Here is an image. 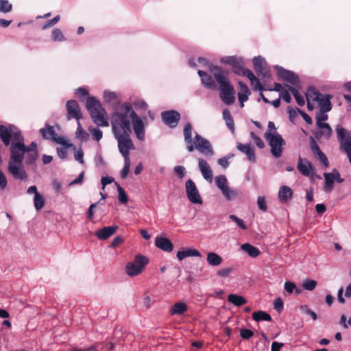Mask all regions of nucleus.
Listing matches in <instances>:
<instances>
[{
	"label": "nucleus",
	"instance_id": "f257e3e1",
	"mask_svg": "<svg viewBox=\"0 0 351 351\" xmlns=\"http://www.w3.org/2000/svg\"><path fill=\"white\" fill-rule=\"evenodd\" d=\"M130 120L133 131L139 141L145 138L146 123L133 110L131 104L123 103L116 112L112 114L111 125L114 138L117 141L119 153L123 157L124 165L121 171V178L125 179L130 171V152L135 149L130 137Z\"/></svg>",
	"mask_w": 351,
	"mask_h": 351
},
{
	"label": "nucleus",
	"instance_id": "f03ea898",
	"mask_svg": "<svg viewBox=\"0 0 351 351\" xmlns=\"http://www.w3.org/2000/svg\"><path fill=\"white\" fill-rule=\"evenodd\" d=\"M191 67H208L210 71L213 72L216 82L219 84V97L226 105H232L235 101V90L228 77V73L219 66H213L206 59L198 58H192L189 61Z\"/></svg>",
	"mask_w": 351,
	"mask_h": 351
},
{
	"label": "nucleus",
	"instance_id": "7ed1b4c3",
	"mask_svg": "<svg viewBox=\"0 0 351 351\" xmlns=\"http://www.w3.org/2000/svg\"><path fill=\"white\" fill-rule=\"evenodd\" d=\"M184 138L187 145V150L189 152L197 150L200 154L207 156H213L214 151L211 143L201 135L195 132V136L192 137V125L191 123H187L184 128Z\"/></svg>",
	"mask_w": 351,
	"mask_h": 351
},
{
	"label": "nucleus",
	"instance_id": "20e7f679",
	"mask_svg": "<svg viewBox=\"0 0 351 351\" xmlns=\"http://www.w3.org/2000/svg\"><path fill=\"white\" fill-rule=\"evenodd\" d=\"M86 108L90 112L93 122L98 127H108V114L100 101L95 97H88Z\"/></svg>",
	"mask_w": 351,
	"mask_h": 351
},
{
	"label": "nucleus",
	"instance_id": "39448f33",
	"mask_svg": "<svg viewBox=\"0 0 351 351\" xmlns=\"http://www.w3.org/2000/svg\"><path fill=\"white\" fill-rule=\"evenodd\" d=\"M14 128L19 133V136L16 138L14 134H11V138H12L14 141L11 144L10 160L23 162L27 152V146L24 144L23 137L19 130L14 125Z\"/></svg>",
	"mask_w": 351,
	"mask_h": 351
},
{
	"label": "nucleus",
	"instance_id": "423d86ee",
	"mask_svg": "<svg viewBox=\"0 0 351 351\" xmlns=\"http://www.w3.org/2000/svg\"><path fill=\"white\" fill-rule=\"evenodd\" d=\"M148 263L149 259L146 256L138 254L135 256L133 261L126 263L125 273L130 277L138 276L143 273Z\"/></svg>",
	"mask_w": 351,
	"mask_h": 351
},
{
	"label": "nucleus",
	"instance_id": "0eeeda50",
	"mask_svg": "<svg viewBox=\"0 0 351 351\" xmlns=\"http://www.w3.org/2000/svg\"><path fill=\"white\" fill-rule=\"evenodd\" d=\"M305 96L308 97V99H313L316 101L322 111L329 112L332 108L330 99L332 97L329 95H323L318 92L314 88H309Z\"/></svg>",
	"mask_w": 351,
	"mask_h": 351
},
{
	"label": "nucleus",
	"instance_id": "6e6552de",
	"mask_svg": "<svg viewBox=\"0 0 351 351\" xmlns=\"http://www.w3.org/2000/svg\"><path fill=\"white\" fill-rule=\"evenodd\" d=\"M336 132L337 139L341 144V148L346 153L351 164V131L338 125L336 127Z\"/></svg>",
	"mask_w": 351,
	"mask_h": 351
},
{
	"label": "nucleus",
	"instance_id": "1a4fd4ad",
	"mask_svg": "<svg viewBox=\"0 0 351 351\" xmlns=\"http://www.w3.org/2000/svg\"><path fill=\"white\" fill-rule=\"evenodd\" d=\"M270 147V152L271 155L278 158L281 157L283 152V147L285 145L286 142L281 135H275L265 138Z\"/></svg>",
	"mask_w": 351,
	"mask_h": 351
},
{
	"label": "nucleus",
	"instance_id": "9d476101",
	"mask_svg": "<svg viewBox=\"0 0 351 351\" xmlns=\"http://www.w3.org/2000/svg\"><path fill=\"white\" fill-rule=\"evenodd\" d=\"M186 193L189 200L195 204H202V199L195 183L191 179L185 183Z\"/></svg>",
	"mask_w": 351,
	"mask_h": 351
},
{
	"label": "nucleus",
	"instance_id": "9b49d317",
	"mask_svg": "<svg viewBox=\"0 0 351 351\" xmlns=\"http://www.w3.org/2000/svg\"><path fill=\"white\" fill-rule=\"evenodd\" d=\"M22 162L9 160L8 170L15 179L25 180L27 178V174Z\"/></svg>",
	"mask_w": 351,
	"mask_h": 351
},
{
	"label": "nucleus",
	"instance_id": "f8f14e48",
	"mask_svg": "<svg viewBox=\"0 0 351 351\" xmlns=\"http://www.w3.org/2000/svg\"><path fill=\"white\" fill-rule=\"evenodd\" d=\"M40 133L44 139L51 140L52 141L62 145H65L66 144V139L58 136L55 133L53 128L51 126H47L44 128H41L40 130Z\"/></svg>",
	"mask_w": 351,
	"mask_h": 351
},
{
	"label": "nucleus",
	"instance_id": "ddd939ff",
	"mask_svg": "<svg viewBox=\"0 0 351 351\" xmlns=\"http://www.w3.org/2000/svg\"><path fill=\"white\" fill-rule=\"evenodd\" d=\"M220 62L232 66L234 73L240 74V71L244 66V60L243 58L238 56H224L221 58Z\"/></svg>",
	"mask_w": 351,
	"mask_h": 351
},
{
	"label": "nucleus",
	"instance_id": "4468645a",
	"mask_svg": "<svg viewBox=\"0 0 351 351\" xmlns=\"http://www.w3.org/2000/svg\"><path fill=\"white\" fill-rule=\"evenodd\" d=\"M162 121L170 128H176L180 119V114L175 110H167L162 112Z\"/></svg>",
	"mask_w": 351,
	"mask_h": 351
},
{
	"label": "nucleus",
	"instance_id": "2eb2a0df",
	"mask_svg": "<svg viewBox=\"0 0 351 351\" xmlns=\"http://www.w3.org/2000/svg\"><path fill=\"white\" fill-rule=\"evenodd\" d=\"M275 69L279 78L287 81L293 85H297L299 83L298 77L293 72L286 70L279 66H275Z\"/></svg>",
	"mask_w": 351,
	"mask_h": 351
},
{
	"label": "nucleus",
	"instance_id": "dca6fc26",
	"mask_svg": "<svg viewBox=\"0 0 351 351\" xmlns=\"http://www.w3.org/2000/svg\"><path fill=\"white\" fill-rule=\"evenodd\" d=\"M66 108L69 118H73L79 121L82 114L78 103L75 100H69L67 101Z\"/></svg>",
	"mask_w": 351,
	"mask_h": 351
},
{
	"label": "nucleus",
	"instance_id": "f3484780",
	"mask_svg": "<svg viewBox=\"0 0 351 351\" xmlns=\"http://www.w3.org/2000/svg\"><path fill=\"white\" fill-rule=\"evenodd\" d=\"M253 64L257 73L264 77L269 76V71L266 67L265 58L261 56H256L253 58Z\"/></svg>",
	"mask_w": 351,
	"mask_h": 351
},
{
	"label": "nucleus",
	"instance_id": "a211bd4d",
	"mask_svg": "<svg viewBox=\"0 0 351 351\" xmlns=\"http://www.w3.org/2000/svg\"><path fill=\"white\" fill-rule=\"evenodd\" d=\"M198 167L203 178L208 182L213 181V171L208 163L203 158H198Z\"/></svg>",
	"mask_w": 351,
	"mask_h": 351
},
{
	"label": "nucleus",
	"instance_id": "6ab92c4d",
	"mask_svg": "<svg viewBox=\"0 0 351 351\" xmlns=\"http://www.w3.org/2000/svg\"><path fill=\"white\" fill-rule=\"evenodd\" d=\"M103 98L106 104L112 106H117L121 102L120 95L109 90H105L104 91Z\"/></svg>",
	"mask_w": 351,
	"mask_h": 351
},
{
	"label": "nucleus",
	"instance_id": "aec40b11",
	"mask_svg": "<svg viewBox=\"0 0 351 351\" xmlns=\"http://www.w3.org/2000/svg\"><path fill=\"white\" fill-rule=\"evenodd\" d=\"M237 148L239 152L245 154L250 162H254L256 161L254 148L250 144L237 143Z\"/></svg>",
	"mask_w": 351,
	"mask_h": 351
},
{
	"label": "nucleus",
	"instance_id": "412c9836",
	"mask_svg": "<svg viewBox=\"0 0 351 351\" xmlns=\"http://www.w3.org/2000/svg\"><path fill=\"white\" fill-rule=\"evenodd\" d=\"M297 168L304 176H309L311 174L314 173V167L311 162L307 160H302L300 157L298 159Z\"/></svg>",
	"mask_w": 351,
	"mask_h": 351
},
{
	"label": "nucleus",
	"instance_id": "4be33fe9",
	"mask_svg": "<svg viewBox=\"0 0 351 351\" xmlns=\"http://www.w3.org/2000/svg\"><path fill=\"white\" fill-rule=\"evenodd\" d=\"M197 73L199 76L201 77L202 83L208 88L211 90H215L217 88V86L215 80L216 81L215 77H212L210 75L207 74L205 71H203L200 69L198 70Z\"/></svg>",
	"mask_w": 351,
	"mask_h": 351
},
{
	"label": "nucleus",
	"instance_id": "5701e85b",
	"mask_svg": "<svg viewBox=\"0 0 351 351\" xmlns=\"http://www.w3.org/2000/svg\"><path fill=\"white\" fill-rule=\"evenodd\" d=\"M117 230V226H106L96 231L95 235L100 240H106L113 235Z\"/></svg>",
	"mask_w": 351,
	"mask_h": 351
},
{
	"label": "nucleus",
	"instance_id": "b1692460",
	"mask_svg": "<svg viewBox=\"0 0 351 351\" xmlns=\"http://www.w3.org/2000/svg\"><path fill=\"white\" fill-rule=\"evenodd\" d=\"M155 245L159 249L168 252H171L173 249L172 243L166 237H157L155 239Z\"/></svg>",
	"mask_w": 351,
	"mask_h": 351
},
{
	"label": "nucleus",
	"instance_id": "393cba45",
	"mask_svg": "<svg viewBox=\"0 0 351 351\" xmlns=\"http://www.w3.org/2000/svg\"><path fill=\"white\" fill-rule=\"evenodd\" d=\"M200 252L194 248H188L185 250L178 251L176 256L179 261H182L186 257H201Z\"/></svg>",
	"mask_w": 351,
	"mask_h": 351
},
{
	"label": "nucleus",
	"instance_id": "a878e982",
	"mask_svg": "<svg viewBox=\"0 0 351 351\" xmlns=\"http://www.w3.org/2000/svg\"><path fill=\"white\" fill-rule=\"evenodd\" d=\"M206 261L211 267H218L222 263L223 258L218 254L214 252H209L206 255Z\"/></svg>",
	"mask_w": 351,
	"mask_h": 351
},
{
	"label": "nucleus",
	"instance_id": "bb28decb",
	"mask_svg": "<svg viewBox=\"0 0 351 351\" xmlns=\"http://www.w3.org/2000/svg\"><path fill=\"white\" fill-rule=\"evenodd\" d=\"M292 196L293 191L289 186L284 185L280 187L278 197L280 202H287L289 199L292 198Z\"/></svg>",
	"mask_w": 351,
	"mask_h": 351
},
{
	"label": "nucleus",
	"instance_id": "cd10ccee",
	"mask_svg": "<svg viewBox=\"0 0 351 351\" xmlns=\"http://www.w3.org/2000/svg\"><path fill=\"white\" fill-rule=\"evenodd\" d=\"M323 128L319 129L318 131L314 133V136L317 139L324 137L329 139L332 135V128L329 125H323Z\"/></svg>",
	"mask_w": 351,
	"mask_h": 351
},
{
	"label": "nucleus",
	"instance_id": "c85d7f7f",
	"mask_svg": "<svg viewBox=\"0 0 351 351\" xmlns=\"http://www.w3.org/2000/svg\"><path fill=\"white\" fill-rule=\"evenodd\" d=\"M241 249L252 258H256L260 254V250L258 248L250 243L242 244L241 245Z\"/></svg>",
	"mask_w": 351,
	"mask_h": 351
},
{
	"label": "nucleus",
	"instance_id": "c756f323",
	"mask_svg": "<svg viewBox=\"0 0 351 351\" xmlns=\"http://www.w3.org/2000/svg\"><path fill=\"white\" fill-rule=\"evenodd\" d=\"M228 300L229 302L237 306H242L247 302V300L244 297L232 293L228 296Z\"/></svg>",
	"mask_w": 351,
	"mask_h": 351
},
{
	"label": "nucleus",
	"instance_id": "7c9ffc66",
	"mask_svg": "<svg viewBox=\"0 0 351 351\" xmlns=\"http://www.w3.org/2000/svg\"><path fill=\"white\" fill-rule=\"evenodd\" d=\"M223 118L224 121H226V124L227 127L229 128V130L232 132H234V121H233V119L230 114V112L229 111V110L228 108H225L223 110Z\"/></svg>",
	"mask_w": 351,
	"mask_h": 351
},
{
	"label": "nucleus",
	"instance_id": "2f4dec72",
	"mask_svg": "<svg viewBox=\"0 0 351 351\" xmlns=\"http://www.w3.org/2000/svg\"><path fill=\"white\" fill-rule=\"evenodd\" d=\"M323 176L324 178V190L326 192L332 191L334 185V178L331 173H324Z\"/></svg>",
	"mask_w": 351,
	"mask_h": 351
},
{
	"label": "nucleus",
	"instance_id": "473e14b6",
	"mask_svg": "<svg viewBox=\"0 0 351 351\" xmlns=\"http://www.w3.org/2000/svg\"><path fill=\"white\" fill-rule=\"evenodd\" d=\"M187 311V305L184 302H177L171 308V315H182Z\"/></svg>",
	"mask_w": 351,
	"mask_h": 351
},
{
	"label": "nucleus",
	"instance_id": "72a5a7b5",
	"mask_svg": "<svg viewBox=\"0 0 351 351\" xmlns=\"http://www.w3.org/2000/svg\"><path fill=\"white\" fill-rule=\"evenodd\" d=\"M77 123V128L75 132V137L81 141H87L89 139V134L84 130L80 121Z\"/></svg>",
	"mask_w": 351,
	"mask_h": 351
},
{
	"label": "nucleus",
	"instance_id": "f704fd0d",
	"mask_svg": "<svg viewBox=\"0 0 351 351\" xmlns=\"http://www.w3.org/2000/svg\"><path fill=\"white\" fill-rule=\"evenodd\" d=\"M223 196L227 201H230L237 196V192L229 186L221 191Z\"/></svg>",
	"mask_w": 351,
	"mask_h": 351
},
{
	"label": "nucleus",
	"instance_id": "c9c22d12",
	"mask_svg": "<svg viewBox=\"0 0 351 351\" xmlns=\"http://www.w3.org/2000/svg\"><path fill=\"white\" fill-rule=\"evenodd\" d=\"M215 184L217 188L221 191L228 186V182L224 175H219L215 178Z\"/></svg>",
	"mask_w": 351,
	"mask_h": 351
},
{
	"label": "nucleus",
	"instance_id": "e433bc0d",
	"mask_svg": "<svg viewBox=\"0 0 351 351\" xmlns=\"http://www.w3.org/2000/svg\"><path fill=\"white\" fill-rule=\"evenodd\" d=\"M215 184L217 188L221 191L228 186V182L224 175H219L215 178Z\"/></svg>",
	"mask_w": 351,
	"mask_h": 351
},
{
	"label": "nucleus",
	"instance_id": "4c0bfd02",
	"mask_svg": "<svg viewBox=\"0 0 351 351\" xmlns=\"http://www.w3.org/2000/svg\"><path fill=\"white\" fill-rule=\"evenodd\" d=\"M252 317L256 322H260V321L269 322V321L271 320V316L268 313H267L264 311H262L254 312L252 315Z\"/></svg>",
	"mask_w": 351,
	"mask_h": 351
},
{
	"label": "nucleus",
	"instance_id": "58836bf2",
	"mask_svg": "<svg viewBox=\"0 0 351 351\" xmlns=\"http://www.w3.org/2000/svg\"><path fill=\"white\" fill-rule=\"evenodd\" d=\"M38 158V152L37 150H27L25 152V162L27 164H32L34 163Z\"/></svg>",
	"mask_w": 351,
	"mask_h": 351
},
{
	"label": "nucleus",
	"instance_id": "ea45409f",
	"mask_svg": "<svg viewBox=\"0 0 351 351\" xmlns=\"http://www.w3.org/2000/svg\"><path fill=\"white\" fill-rule=\"evenodd\" d=\"M51 39L53 42H63L66 40V38L64 36L62 32L58 28H56L52 31Z\"/></svg>",
	"mask_w": 351,
	"mask_h": 351
},
{
	"label": "nucleus",
	"instance_id": "a19ab883",
	"mask_svg": "<svg viewBox=\"0 0 351 351\" xmlns=\"http://www.w3.org/2000/svg\"><path fill=\"white\" fill-rule=\"evenodd\" d=\"M289 90L291 91L297 104L302 106L305 104V99L304 95L297 90L295 88H290Z\"/></svg>",
	"mask_w": 351,
	"mask_h": 351
},
{
	"label": "nucleus",
	"instance_id": "79ce46f5",
	"mask_svg": "<svg viewBox=\"0 0 351 351\" xmlns=\"http://www.w3.org/2000/svg\"><path fill=\"white\" fill-rule=\"evenodd\" d=\"M88 131L92 134V138L94 141L99 142L103 137V132L99 128H95L93 126H90L88 128Z\"/></svg>",
	"mask_w": 351,
	"mask_h": 351
},
{
	"label": "nucleus",
	"instance_id": "37998d69",
	"mask_svg": "<svg viewBox=\"0 0 351 351\" xmlns=\"http://www.w3.org/2000/svg\"><path fill=\"white\" fill-rule=\"evenodd\" d=\"M275 135H280L277 132V128L275 125V123L272 121H269L267 130L266 132L265 133V138L269 137V136H273Z\"/></svg>",
	"mask_w": 351,
	"mask_h": 351
},
{
	"label": "nucleus",
	"instance_id": "c03bdc74",
	"mask_svg": "<svg viewBox=\"0 0 351 351\" xmlns=\"http://www.w3.org/2000/svg\"><path fill=\"white\" fill-rule=\"evenodd\" d=\"M290 88H292L290 86L285 85V88L281 91L280 93V97L282 98L287 103H289L291 101V91L289 90Z\"/></svg>",
	"mask_w": 351,
	"mask_h": 351
},
{
	"label": "nucleus",
	"instance_id": "a18cd8bd",
	"mask_svg": "<svg viewBox=\"0 0 351 351\" xmlns=\"http://www.w3.org/2000/svg\"><path fill=\"white\" fill-rule=\"evenodd\" d=\"M134 107L137 110L146 111L148 109V105L146 101L142 99H138L133 103Z\"/></svg>",
	"mask_w": 351,
	"mask_h": 351
},
{
	"label": "nucleus",
	"instance_id": "49530a36",
	"mask_svg": "<svg viewBox=\"0 0 351 351\" xmlns=\"http://www.w3.org/2000/svg\"><path fill=\"white\" fill-rule=\"evenodd\" d=\"M317 282L315 280L305 279L302 282V287L306 291H313L315 289Z\"/></svg>",
	"mask_w": 351,
	"mask_h": 351
},
{
	"label": "nucleus",
	"instance_id": "de8ad7c7",
	"mask_svg": "<svg viewBox=\"0 0 351 351\" xmlns=\"http://www.w3.org/2000/svg\"><path fill=\"white\" fill-rule=\"evenodd\" d=\"M34 207L37 210L42 209L45 205V199L40 194H36L34 197Z\"/></svg>",
	"mask_w": 351,
	"mask_h": 351
},
{
	"label": "nucleus",
	"instance_id": "09e8293b",
	"mask_svg": "<svg viewBox=\"0 0 351 351\" xmlns=\"http://www.w3.org/2000/svg\"><path fill=\"white\" fill-rule=\"evenodd\" d=\"M116 184L117 186L119 201L121 204H126L128 201V195L118 183H116Z\"/></svg>",
	"mask_w": 351,
	"mask_h": 351
},
{
	"label": "nucleus",
	"instance_id": "8fccbe9b",
	"mask_svg": "<svg viewBox=\"0 0 351 351\" xmlns=\"http://www.w3.org/2000/svg\"><path fill=\"white\" fill-rule=\"evenodd\" d=\"M12 5L7 0H0V12L8 13L12 10Z\"/></svg>",
	"mask_w": 351,
	"mask_h": 351
},
{
	"label": "nucleus",
	"instance_id": "3c124183",
	"mask_svg": "<svg viewBox=\"0 0 351 351\" xmlns=\"http://www.w3.org/2000/svg\"><path fill=\"white\" fill-rule=\"evenodd\" d=\"M257 206L262 212H265L267 210V201L264 196L258 197Z\"/></svg>",
	"mask_w": 351,
	"mask_h": 351
},
{
	"label": "nucleus",
	"instance_id": "603ef678",
	"mask_svg": "<svg viewBox=\"0 0 351 351\" xmlns=\"http://www.w3.org/2000/svg\"><path fill=\"white\" fill-rule=\"evenodd\" d=\"M229 218L232 220L233 221H234L237 225L241 228V229L243 230H245L247 228L246 226L245 225L244 223V221L243 219L237 217L236 215H230L229 216Z\"/></svg>",
	"mask_w": 351,
	"mask_h": 351
},
{
	"label": "nucleus",
	"instance_id": "864d4df0",
	"mask_svg": "<svg viewBox=\"0 0 351 351\" xmlns=\"http://www.w3.org/2000/svg\"><path fill=\"white\" fill-rule=\"evenodd\" d=\"M173 171L180 179L183 178L186 174L185 168L181 165L174 167Z\"/></svg>",
	"mask_w": 351,
	"mask_h": 351
},
{
	"label": "nucleus",
	"instance_id": "5fc2aeb1",
	"mask_svg": "<svg viewBox=\"0 0 351 351\" xmlns=\"http://www.w3.org/2000/svg\"><path fill=\"white\" fill-rule=\"evenodd\" d=\"M74 158L76 161L79 162L82 165L84 163V152L81 148L76 149L74 152Z\"/></svg>",
	"mask_w": 351,
	"mask_h": 351
},
{
	"label": "nucleus",
	"instance_id": "6e6d98bb",
	"mask_svg": "<svg viewBox=\"0 0 351 351\" xmlns=\"http://www.w3.org/2000/svg\"><path fill=\"white\" fill-rule=\"evenodd\" d=\"M250 136L254 141V143L256 145V146L260 148L263 149L265 147V143L261 139L260 137L256 136L254 132L250 133Z\"/></svg>",
	"mask_w": 351,
	"mask_h": 351
},
{
	"label": "nucleus",
	"instance_id": "4d7b16f0",
	"mask_svg": "<svg viewBox=\"0 0 351 351\" xmlns=\"http://www.w3.org/2000/svg\"><path fill=\"white\" fill-rule=\"evenodd\" d=\"M300 309L303 313L310 315L313 320H315L317 318L316 313L309 309L306 305L301 306Z\"/></svg>",
	"mask_w": 351,
	"mask_h": 351
},
{
	"label": "nucleus",
	"instance_id": "13d9d810",
	"mask_svg": "<svg viewBox=\"0 0 351 351\" xmlns=\"http://www.w3.org/2000/svg\"><path fill=\"white\" fill-rule=\"evenodd\" d=\"M60 15H57L52 19L47 21L46 23L43 26V29H46L51 27L52 25L56 24L60 21Z\"/></svg>",
	"mask_w": 351,
	"mask_h": 351
},
{
	"label": "nucleus",
	"instance_id": "bf43d9fd",
	"mask_svg": "<svg viewBox=\"0 0 351 351\" xmlns=\"http://www.w3.org/2000/svg\"><path fill=\"white\" fill-rule=\"evenodd\" d=\"M327 112L325 111H320L316 114L315 121L316 123H318L319 121L324 122L328 119V114H326Z\"/></svg>",
	"mask_w": 351,
	"mask_h": 351
},
{
	"label": "nucleus",
	"instance_id": "052dcab7",
	"mask_svg": "<svg viewBox=\"0 0 351 351\" xmlns=\"http://www.w3.org/2000/svg\"><path fill=\"white\" fill-rule=\"evenodd\" d=\"M233 155H229L228 156L223 157L219 158L217 160V163L219 165L222 167L223 168H226L229 165V159L232 157Z\"/></svg>",
	"mask_w": 351,
	"mask_h": 351
},
{
	"label": "nucleus",
	"instance_id": "680f3d73",
	"mask_svg": "<svg viewBox=\"0 0 351 351\" xmlns=\"http://www.w3.org/2000/svg\"><path fill=\"white\" fill-rule=\"evenodd\" d=\"M251 85L254 87V90H258L261 92H263L264 90L261 86V83L260 80L255 77L253 80H250Z\"/></svg>",
	"mask_w": 351,
	"mask_h": 351
},
{
	"label": "nucleus",
	"instance_id": "e2e57ef3",
	"mask_svg": "<svg viewBox=\"0 0 351 351\" xmlns=\"http://www.w3.org/2000/svg\"><path fill=\"white\" fill-rule=\"evenodd\" d=\"M241 337L244 339H249L254 335V332L249 329L243 328L240 331Z\"/></svg>",
	"mask_w": 351,
	"mask_h": 351
},
{
	"label": "nucleus",
	"instance_id": "0e129e2a",
	"mask_svg": "<svg viewBox=\"0 0 351 351\" xmlns=\"http://www.w3.org/2000/svg\"><path fill=\"white\" fill-rule=\"evenodd\" d=\"M231 267L223 268L217 271V276L221 278L228 277L230 274L232 272Z\"/></svg>",
	"mask_w": 351,
	"mask_h": 351
},
{
	"label": "nucleus",
	"instance_id": "69168bd1",
	"mask_svg": "<svg viewBox=\"0 0 351 351\" xmlns=\"http://www.w3.org/2000/svg\"><path fill=\"white\" fill-rule=\"evenodd\" d=\"M311 149L315 155H317L322 151L313 137L311 138Z\"/></svg>",
	"mask_w": 351,
	"mask_h": 351
},
{
	"label": "nucleus",
	"instance_id": "338daca9",
	"mask_svg": "<svg viewBox=\"0 0 351 351\" xmlns=\"http://www.w3.org/2000/svg\"><path fill=\"white\" fill-rule=\"evenodd\" d=\"M123 242V238L121 236H117L113 239L109 247L115 248Z\"/></svg>",
	"mask_w": 351,
	"mask_h": 351
},
{
	"label": "nucleus",
	"instance_id": "774afa93",
	"mask_svg": "<svg viewBox=\"0 0 351 351\" xmlns=\"http://www.w3.org/2000/svg\"><path fill=\"white\" fill-rule=\"evenodd\" d=\"M240 74L246 76L250 80V81L256 77L252 71L245 69L244 66L243 67V69L240 71Z\"/></svg>",
	"mask_w": 351,
	"mask_h": 351
}]
</instances>
